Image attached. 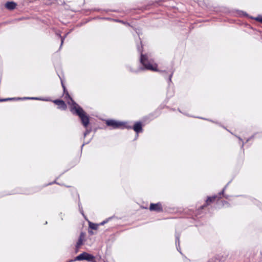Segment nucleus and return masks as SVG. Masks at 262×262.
<instances>
[{"mask_svg":"<svg viewBox=\"0 0 262 262\" xmlns=\"http://www.w3.org/2000/svg\"><path fill=\"white\" fill-rule=\"evenodd\" d=\"M110 219H106L104 221H103V222H102L101 223H100L99 225H103L104 224H105V223H107L108 220H109Z\"/></svg>","mask_w":262,"mask_h":262,"instance_id":"obj_17","label":"nucleus"},{"mask_svg":"<svg viewBox=\"0 0 262 262\" xmlns=\"http://www.w3.org/2000/svg\"><path fill=\"white\" fill-rule=\"evenodd\" d=\"M227 187V185L225 186V187L223 188V189L222 190V191L221 192H220V193H219V195H223V193H224V191H225V189H226Z\"/></svg>","mask_w":262,"mask_h":262,"instance_id":"obj_18","label":"nucleus"},{"mask_svg":"<svg viewBox=\"0 0 262 262\" xmlns=\"http://www.w3.org/2000/svg\"><path fill=\"white\" fill-rule=\"evenodd\" d=\"M176 245L177 246V250L181 253V251L179 250V249H180V236L178 234L176 235Z\"/></svg>","mask_w":262,"mask_h":262,"instance_id":"obj_12","label":"nucleus"},{"mask_svg":"<svg viewBox=\"0 0 262 262\" xmlns=\"http://www.w3.org/2000/svg\"><path fill=\"white\" fill-rule=\"evenodd\" d=\"M95 258V257L91 254H89L87 252H83L81 254H79L77 256H76L74 259V260H85L91 262V261H93V259Z\"/></svg>","mask_w":262,"mask_h":262,"instance_id":"obj_4","label":"nucleus"},{"mask_svg":"<svg viewBox=\"0 0 262 262\" xmlns=\"http://www.w3.org/2000/svg\"><path fill=\"white\" fill-rule=\"evenodd\" d=\"M56 35H58L60 38H61V44H60V49L61 48L62 45H63V41H64V40L65 39V38L66 37L67 34L68 33H67L64 36L62 37L61 36V34L58 32H57L56 33Z\"/></svg>","mask_w":262,"mask_h":262,"instance_id":"obj_13","label":"nucleus"},{"mask_svg":"<svg viewBox=\"0 0 262 262\" xmlns=\"http://www.w3.org/2000/svg\"><path fill=\"white\" fill-rule=\"evenodd\" d=\"M138 51L141 53L140 62L144 66V68L140 67L137 70H133L130 67H128L129 70L132 72L138 73L144 69L151 70L154 71H157V64L154 63L151 60L148 59V57L146 54H143L142 53V50L140 49L139 46L137 47Z\"/></svg>","mask_w":262,"mask_h":262,"instance_id":"obj_2","label":"nucleus"},{"mask_svg":"<svg viewBox=\"0 0 262 262\" xmlns=\"http://www.w3.org/2000/svg\"><path fill=\"white\" fill-rule=\"evenodd\" d=\"M121 23H122L123 24H126L125 23L123 22L122 21H120Z\"/></svg>","mask_w":262,"mask_h":262,"instance_id":"obj_23","label":"nucleus"},{"mask_svg":"<svg viewBox=\"0 0 262 262\" xmlns=\"http://www.w3.org/2000/svg\"><path fill=\"white\" fill-rule=\"evenodd\" d=\"M17 6L16 3L14 2H8L5 4V7L10 10H14Z\"/></svg>","mask_w":262,"mask_h":262,"instance_id":"obj_8","label":"nucleus"},{"mask_svg":"<svg viewBox=\"0 0 262 262\" xmlns=\"http://www.w3.org/2000/svg\"><path fill=\"white\" fill-rule=\"evenodd\" d=\"M255 19L256 20L262 23V16H258L256 17V18H255Z\"/></svg>","mask_w":262,"mask_h":262,"instance_id":"obj_15","label":"nucleus"},{"mask_svg":"<svg viewBox=\"0 0 262 262\" xmlns=\"http://www.w3.org/2000/svg\"><path fill=\"white\" fill-rule=\"evenodd\" d=\"M15 98H6V99H0V102L6 101L8 100H11L13 99H15Z\"/></svg>","mask_w":262,"mask_h":262,"instance_id":"obj_16","label":"nucleus"},{"mask_svg":"<svg viewBox=\"0 0 262 262\" xmlns=\"http://www.w3.org/2000/svg\"><path fill=\"white\" fill-rule=\"evenodd\" d=\"M62 86L63 89V92L65 95L64 99L68 101V103L71 105V111L73 113H75L80 118L83 125L86 127L89 124L90 120L89 116L86 114L83 110L77 104L71 97L63 83L61 82Z\"/></svg>","mask_w":262,"mask_h":262,"instance_id":"obj_1","label":"nucleus"},{"mask_svg":"<svg viewBox=\"0 0 262 262\" xmlns=\"http://www.w3.org/2000/svg\"><path fill=\"white\" fill-rule=\"evenodd\" d=\"M90 133V130L86 129L85 133H84V136L85 137L88 134Z\"/></svg>","mask_w":262,"mask_h":262,"instance_id":"obj_19","label":"nucleus"},{"mask_svg":"<svg viewBox=\"0 0 262 262\" xmlns=\"http://www.w3.org/2000/svg\"><path fill=\"white\" fill-rule=\"evenodd\" d=\"M217 198V195H213L212 196L208 197L206 201V205H208L210 203L214 201Z\"/></svg>","mask_w":262,"mask_h":262,"instance_id":"obj_11","label":"nucleus"},{"mask_svg":"<svg viewBox=\"0 0 262 262\" xmlns=\"http://www.w3.org/2000/svg\"><path fill=\"white\" fill-rule=\"evenodd\" d=\"M99 224H96L92 223H90L89 224L90 227L93 230H97L98 228Z\"/></svg>","mask_w":262,"mask_h":262,"instance_id":"obj_14","label":"nucleus"},{"mask_svg":"<svg viewBox=\"0 0 262 262\" xmlns=\"http://www.w3.org/2000/svg\"><path fill=\"white\" fill-rule=\"evenodd\" d=\"M84 238V234L81 232L78 238V240L76 243V248L78 249L82 245L83 241Z\"/></svg>","mask_w":262,"mask_h":262,"instance_id":"obj_10","label":"nucleus"},{"mask_svg":"<svg viewBox=\"0 0 262 262\" xmlns=\"http://www.w3.org/2000/svg\"><path fill=\"white\" fill-rule=\"evenodd\" d=\"M205 205H203L201 207V208L203 209Z\"/></svg>","mask_w":262,"mask_h":262,"instance_id":"obj_22","label":"nucleus"},{"mask_svg":"<svg viewBox=\"0 0 262 262\" xmlns=\"http://www.w3.org/2000/svg\"><path fill=\"white\" fill-rule=\"evenodd\" d=\"M53 102L58 105L59 108L65 110L67 108V105L65 102L61 100H55L53 101Z\"/></svg>","mask_w":262,"mask_h":262,"instance_id":"obj_7","label":"nucleus"},{"mask_svg":"<svg viewBox=\"0 0 262 262\" xmlns=\"http://www.w3.org/2000/svg\"><path fill=\"white\" fill-rule=\"evenodd\" d=\"M79 207H80V205H79ZM79 208H80V207H79ZM80 212H81V214H82V215H83V210H82V209H80Z\"/></svg>","mask_w":262,"mask_h":262,"instance_id":"obj_21","label":"nucleus"},{"mask_svg":"<svg viewBox=\"0 0 262 262\" xmlns=\"http://www.w3.org/2000/svg\"><path fill=\"white\" fill-rule=\"evenodd\" d=\"M17 99H31V100H39L45 101H51L50 98H41L38 97H24L23 98H18Z\"/></svg>","mask_w":262,"mask_h":262,"instance_id":"obj_9","label":"nucleus"},{"mask_svg":"<svg viewBox=\"0 0 262 262\" xmlns=\"http://www.w3.org/2000/svg\"><path fill=\"white\" fill-rule=\"evenodd\" d=\"M149 210L150 211H154L158 212H161L163 211V208L161 203L159 202L156 204L151 203L149 206Z\"/></svg>","mask_w":262,"mask_h":262,"instance_id":"obj_5","label":"nucleus"},{"mask_svg":"<svg viewBox=\"0 0 262 262\" xmlns=\"http://www.w3.org/2000/svg\"><path fill=\"white\" fill-rule=\"evenodd\" d=\"M172 73H171L169 76V78H168V81L169 82H171V78H172Z\"/></svg>","mask_w":262,"mask_h":262,"instance_id":"obj_20","label":"nucleus"},{"mask_svg":"<svg viewBox=\"0 0 262 262\" xmlns=\"http://www.w3.org/2000/svg\"><path fill=\"white\" fill-rule=\"evenodd\" d=\"M127 126L129 127V126ZM130 127H132L131 128H133L134 131L137 133V137L138 136V133L142 132L143 130L142 124L140 122H136L133 127L132 126Z\"/></svg>","mask_w":262,"mask_h":262,"instance_id":"obj_6","label":"nucleus"},{"mask_svg":"<svg viewBox=\"0 0 262 262\" xmlns=\"http://www.w3.org/2000/svg\"><path fill=\"white\" fill-rule=\"evenodd\" d=\"M106 124L108 126H111L114 129L119 128H132L131 127L127 126L124 122L117 121L113 119L107 120L106 121Z\"/></svg>","mask_w":262,"mask_h":262,"instance_id":"obj_3","label":"nucleus"}]
</instances>
